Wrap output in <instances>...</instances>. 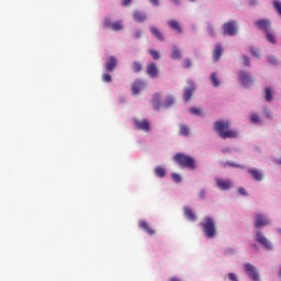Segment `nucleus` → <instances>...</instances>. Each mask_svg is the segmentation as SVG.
Returning a JSON list of instances; mask_svg holds the SVG:
<instances>
[{"label":"nucleus","instance_id":"50","mask_svg":"<svg viewBox=\"0 0 281 281\" xmlns=\"http://www.w3.org/2000/svg\"><path fill=\"white\" fill-rule=\"evenodd\" d=\"M257 3H258V1H256V0H250L249 1V5H257Z\"/></svg>","mask_w":281,"mask_h":281},{"label":"nucleus","instance_id":"17","mask_svg":"<svg viewBox=\"0 0 281 281\" xmlns=\"http://www.w3.org/2000/svg\"><path fill=\"white\" fill-rule=\"evenodd\" d=\"M167 23H168L170 30H173L178 34H182L183 33V29L181 27V24H179V21H177V20H169Z\"/></svg>","mask_w":281,"mask_h":281},{"label":"nucleus","instance_id":"5","mask_svg":"<svg viewBox=\"0 0 281 281\" xmlns=\"http://www.w3.org/2000/svg\"><path fill=\"white\" fill-rule=\"evenodd\" d=\"M224 36H236L237 26L236 21L225 22L222 26Z\"/></svg>","mask_w":281,"mask_h":281},{"label":"nucleus","instance_id":"10","mask_svg":"<svg viewBox=\"0 0 281 281\" xmlns=\"http://www.w3.org/2000/svg\"><path fill=\"white\" fill-rule=\"evenodd\" d=\"M215 182L217 184V188L222 191H227V190H232L234 183L232 182V180H223L221 178H216Z\"/></svg>","mask_w":281,"mask_h":281},{"label":"nucleus","instance_id":"7","mask_svg":"<svg viewBox=\"0 0 281 281\" xmlns=\"http://www.w3.org/2000/svg\"><path fill=\"white\" fill-rule=\"evenodd\" d=\"M133 122L137 131H144V133H149L150 123L148 122V120L144 119L143 121H139L137 119H134Z\"/></svg>","mask_w":281,"mask_h":281},{"label":"nucleus","instance_id":"24","mask_svg":"<svg viewBox=\"0 0 281 281\" xmlns=\"http://www.w3.org/2000/svg\"><path fill=\"white\" fill-rule=\"evenodd\" d=\"M179 135H182L183 137H188V135H190V127L188 125H180Z\"/></svg>","mask_w":281,"mask_h":281},{"label":"nucleus","instance_id":"19","mask_svg":"<svg viewBox=\"0 0 281 281\" xmlns=\"http://www.w3.org/2000/svg\"><path fill=\"white\" fill-rule=\"evenodd\" d=\"M115 67H117V58H115V56H110L105 65V69L106 71H113Z\"/></svg>","mask_w":281,"mask_h":281},{"label":"nucleus","instance_id":"20","mask_svg":"<svg viewBox=\"0 0 281 281\" xmlns=\"http://www.w3.org/2000/svg\"><path fill=\"white\" fill-rule=\"evenodd\" d=\"M221 56H223V46H221V44H216L213 50V60L217 63V60L221 59Z\"/></svg>","mask_w":281,"mask_h":281},{"label":"nucleus","instance_id":"43","mask_svg":"<svg viewBox=\"0 0 281 281\" xmlns=\"http://www.w3.org/2000/svg\"><path fill=\"white\" fill-rule=\"evenodd\" d=\"M250 53L252 54V56H255L256 58H260V53L258 50H254V48L250 49Z\"/></svg>","mask_w":281,"mask_h":281},{"label":"nucleus","instance_id":"6","mask_svg":"<svg viewBox=\"0 0 281 281\" xmlns=\"http://www.w3.org/2000/svg\"><path fill=\"white\" fill-rule=\"evenodd\" d=\"M256 240L259 243V245H262L265 249H273V245H271V241L267 237H265V234L262 232L257 231L256 233Z\"/></svg>","mask_w":281,"mask_h":281},{"label":"nucleus","instance_id":"30","mask_svg":"<svg viewBox=\"0 0 281 281\" xmlns=\"http://www.w3.org/2000/svg\"><path fill=\"white\" fill-rule=\"evenodd\" d=\"M133 69L135 71V74H139V71H142V69H144V66H142V64L139 61H134Z\"/></svg>","mask_w":281,"mask_h":281},{"label":"nucleus","instance_id":"25","mask_svg":"<svg viewBox=\"0 0 281 281\" xmlns=\"http://www.w3.org/2000/svg\"><path fill=\"white\" fill-rule=\"evenodd\" d=\"M111 30H113V32H120V30H124V25L122 24V21L113 22L111 25Z\"/></svg>","mask_w":281,"mask_h":281},{"label":"nucleus","instance_id":"52","mask_svg":"<svg viewBox=\"0 0 281 281\" xmlns=\"http://www.w3.org/2000/svg\"><path fill=\"white\" fill-rule=\"evenodd\" d=\"M277 164H280V165H281V159L277 160Z\"/></svg>","mask_w":281,"mask_h":281},{"label":"nucleus","instance_id":"1","mask_svg":"<svg viewBox=\"0 0 281 281\" xmlns=\"http://www.w3.org/2000/svg\"><path fill=\"white\" fill-rule=\"evenodd\" d=\"M229 121H216L214 123V131L222 139H234L238 137V131L232 130Z\"/></svg>","mask_w":281,"mask_h":281},{"label":"nucleus","instance_id":"40","mask_svg":"<svg viewBox=\"0 0 281 281\" xmlns=\"http://www.w3.org/2000/svg\"><path fill=\"white\" fill-rule=\"evenodd\" d=\"M190 113H192L193 115H201V109H199V108H191L190 109Z\"/></svg>","mask_w":281,"mask_h":281},{"label":"nucleus","instance_id":"11","mask_svg":"<svg viewBox=\"0 0 281 281\" xmlns=\"http://www.w3.org/2000/svg\"><path fill=\"white\" fill-rule=\"evenodd\" d=\"M146 89V82L142 79H136L132 85V93L133 95H139V91Z\"/></svg>","mask_w":281,"mask_h":281},{"label":"nucleus","instance_id":"27","mask_svg":"<svg viewBox=\"0 0 281 281\" xmlns=\"http://www.w3.org/2000/svg\"><path fill=\"white\" fill-rule=\"evenodd\" d=\"M263 95H265L267 102H271V100H273V93H271V89L270 88H266L265 89Z\"/></svg>","mask_w":281,"mask_h":281},{"label":"nucleus","instance_id":"29","mask_svg":"<svg viewBox=\"0 0 281 281\" xmlns=\"http://www.w3.org/2000/svg\"><path fill=\"white\" fill-rule=\"evenodd\" d=\"M266 36L269 43H272L273 45H276V35H273V32H271V30L266 32Z\"/></svg>","mask_w":281,"mask_h":281},{"label":"nucleus","instance_id":"51","mask_svg":"<svg viewBox=\"0 0 281 281\" xmlns=\"http://www.w3.org/2000/svg\"><path fill=\"white\" fill-rule=\"evenodd\" d=\"M172 3H175L176 5H179V0H171Z\"/></svg>","mask_w":281,"mask_h":281},{"label":"nucleus","instance_id":"26","mask_svg":"<svg viewBox=\"0 0 281 281\" xmlns=\"http://www.w3.org/2000/svg\"><path fill=\"white\" fill-rule=\"evenodd\" d=\"M154 173L156 175V177H160V179H162V177H166V169L162 167H156L154 169Z\"/></svg>","mask_w":281,"mask_h":281},{"label":"nucleus","instance_id":"38","mask_svg":"<svg viewBox=\"0 0 281 281\" xmlns=\"http://www.w3.org/2000/svg\"><path fill=\"white\" fill-rule=\"evenodd\" d=\"M243 64L246 67H249L251 65V61L249 60V57L247 55L243 56Z\"/></svg>","mask_w":281,"mask_h":281},{"label":"nucleus","instance_id":"13","mask_svg":"<svg viewBox=\"0 0 281 281\" xmlns=\"http://www.w3.org/2000/svg\"><path fill=\"white\" fill-rule=\"evenodd\" d=\"M146 74L149 78H157V76H159V68H157V64L155 63L147 64Z\"/></svg>","mask_w":281,"mask_h":281},{"label":"nucleus","instance_id":"35","mask_svg":"<svg viewBox=\"0 0 281 281\" xmlns=\"http://www.w3.org/2000/svg\"><path fill=\"white\" fill-rule=\"evenodd\" d=\"M171 179L175 183H181V176L179 173H172Z\"/></svg>","mask_w":281,"mask_h":281},{"label":"nucleus","instance_id":"34","mask_svg":"<svg viewBox=\"0 0 281 281\" xmlns=\"http://www.w3.org/2000/svg\"><path fill=\"white\" fill-rule=\"evenodd\" d=\"M250 121L252 122V124H258V122H260V117L258 116V114L252 113L250 115Z\"/></svg>","mask_w":281,"mask_h":281},{"label":"nucleus","instance_id":"37","mask_svg":"<svg viewBox=\"0 0 281 281\" xmlns=\"http://www.w3.org/2000/svg\"><path fill=\"white\" fill-rule=\"evenodd\" d=\"M102 80H103V82H111V80H113V78L109 74H103Z\"/></svg>","mask_w":281,"mask_h":281},{"label":"nucleus","instance_id":"21","mask_svg":"<svg viewBox=\"0 0 281 281\" xmlns=\"http://www.w3.org/2000/svg\"><path fill=\"white\" fill-rule=\"evenodd\" d=\"M133 19L134 21H136V23H144V21L146 20V13L142 11H134Z\"/></svg>","mask_w":281,"mask_h":281},{"label":"nucleus","instance_id":"42","mask_svg":"<svg viewBox=\"0 0 281 281\" xmlns=\"http://www.w3.org/2000/svg\"><path fill=\"white\" fill-rule=\"evenodd\" d=\"M228 279L231 281H238V277H236V273H228Z\"/></svg>","mask_w":281,"mask_h":281},{"label":"nucleus","instance_id":"36","mask_svg":"<svg viewBox=\"0 0 281 281\" xmlns=\"http://www.w3.org/2000/svg\"><path fill=\"white\" fill-rule=\"evenodd\" d=\"M111 25H113V23H111V19L105 18L103 21V27H105V30H109V27L111 29Z\"/></svg>","mask_w":281,"mask_h":281},{"label":"nucleus","instance_id":"47","mask_svg":"<svg viewBox=\"0 0 281 281\" xmlns=\"http://www.w3.org/2000/svg\"><path fill=\"white\" fill-rule=\"evenodd\" d=\"M205 194H206L205 189H202L199 194L200 199H205Z\"/></svg>","mask_w":281,"mask_h":281},{"label":"nucleus","instance_id":"45","mask_svg":"<svg viewBox=\"0 0 281 281\" xmlns=\"http://www.w3.org/2000/svg\"><path fill=\"white\" fill-rule=\"evenodd\" d=\"M239 194H241L243 196H247V190H245V188H239L238 189Z\"/></svg>","mask_w":281,"mask_h":281},{"label":"nucleus","instance_id":"16","mask_svg":"<svg viewBox=\"0 0 281 281\" xmlns=\"http://www.w3.org/2000/svg\"><path fill=\"white\" fill-rule=\"evenodd\" d=\"M138 227L140 229H144V232H146V234H148L149 236H155V229L150 228V225H148V222L138 221Z\"/></svg>","mask_w":281,"mask_h":281},{"label":"nucleus","instance_id":"4","mask_svg":"<svg viewBox=\"0 0 281 281\" xmlns=\"http://www.w3.org/2000/svg\"><path fill=\"white\" fill-rule=\"evenodd\" d=\"M151 104L156 111H159L161 109V106L164 109H168L169 106H172V104H175V98H172L170 95L167 97L165 102L161 105V95L159 93H156V94H154Z\"/></svg>","mask_w":281,"mask_h":281},{"label":"nucleus","instance_id":"41","mask_svg":"<svg viewBox=\"0 0 281 281\" xmlns=\"http://www.w3.org/2000/svg\"><path fill=\"white\" fill-rule=\"evenodd\" d=\"M268 63H270V65H278V59L276 57H268Z\"/></svg>","mask_w":281,"mask_h":281},{"label":"nucleus","instance_id":"3","mask_svg":"<svg viewBox=\"0 0 281 281\" xmlns=\"http://www.w3.org/2000/svg\"><path fill=\"white\" fill-rule=\"evenodd\" d=\"M200 225L202 226V232L206 238L216 237V222H214V218L206 216Z\"/></svg>","mask_w":281,"mask_h":281},{"label":"nucleus","instance_id":"49","mask_svg":"<svg viewBox=\"0 0 281 281\" xmlns=\"http://www.w3.org/2000/svg\"><path fill=\"white\" fill-rule=\"evenodd\" d=\"M149 3H151V5H159V0H149Z\"/></svg>","mask_w":281,"mask_h":281},{"label":"nucleus","instance_id":"28","mask_svg":"<svg viewBox=\"0 0 281 281\" xmlns=\"http://www.w3.org/2000/svg\"><path fill=\"white\" fill-rule=\"evenodd\" d=\"M171 58L173 60H179L181 58V50H179V48L175 47L171 53Z\"/></svg>","mask_w":281,"mask_h":281},{"label":"nucleus","instance_id":"8","mask_svg":"<svg viewBox=\"0 0 281 281\" xmlns=\"http://www.w3.org/2000/svg\"><path fill=\"white\" fill-rule=\"evenodd\" d=\"M245 271H246V273H248L249 278L252 281H260V274H258V271H256V267H254V265L246 263Z\"/></svg>","mask_w":281,"mask_h":281},{"label":"nucleus","instance_id":"33","mask_svg":"<svg viewBox=\"0 0 281 281\" xmlns=\"http://www.w3.org/2000/svg\"><path fill=\"white\" fill-rule=\"evenodd\" d=\"M274 9L277 10L278 14L281 16V2L279 0H273Z\"/></svg>","mask_w":281,"mask_h":281},{"label":"nucleus","instance_id":"32","mask_svg":"<svg viewBox=\"0 0 281 281\" xmlns=\"http://www.w3.org/2000/svg\"><path fill=\"white\" fill-rule=\"evenodd\" d=\"M148 53L150 54V56L154 58V60H159L160 55L157 50L155 49H149Z\"/></svg>","mask_w":281,"mask_h":281},{"label":"nucleus","instance_id":"31","mask_svg":"<svg viewBox=\"0 0 281 281\" xmlns=\"http://www.w3.org/2000/svg\"><path fill=\"white\" fill-rule=\"evenodd\" d=\"M211 82L213 87H218V85H221V81H218V77H216V72H213L211 75Z\"/></svg>","mask_w":281,"mask_h":281},{"label":"nucleus","instance_id":"46","mask_svg":"<svg viewBox=\"0 0 281 281\" xmlns=\"http://www.w3.org/2000/svg\"><path fill=\"white\" fill-rule=\"evenodd\" d=\"M133 0H123L122 5H124V8H126L127 5H131Z\"/></svg>","mask_w":281,"mask_h":281},{"label":"nucleus","instance_id":"2","mask_svg":"<svg viewBox=\"0 0 281 281\" xmlns=\"http://www.w3.org/2000/svg\"><path fill=\"white\" fill-rule=\"evenodd\" d=\"M173 161L180 166V168H189L190 170H194L196 168V161L192 156H188L186 154L178 153L173 157Z\"/></svg>","mask_w":281,"mask_h":281},{"label":"nucleus","instance_id":"48","mask_svg":"<svg viewBox=\"0 0 281 281\" xmlns=\"http://www.w3.org/2000/svg\"><path fill=\"white\" fill-rule=\"evenodd\" d=\"M142 37V32L138 30L136 31V33L134 34V38H140Z\"/></svg>","mask_w":281,"mask_h":281},{"label":"nucleus","instance_id":"18","mask_svg":"<svg viewBox=\"0 0 281 281\" xmlns=\"http://www.w3.org/2000/svg\"><path fill=\"white\" fill-rule=\"evenodd\" d=\"M183 215L186 216V218L188 221H191L192 223H194V221H196V214H194V211H192V209H190V206L183 207Z\"/></svg>","mask_w":281,"mask_h":281},{"label":"nucleus","instance_id":"23","mask_svg":"<svg viewBox=\"0 0 281 281\" xmlns=\"http://www.w3.org/2000/svg\"><path fill=\"white\" fill-rule=\"evenodd\" d=\"M249 175L255 179V181H262V175L258 171V169H249Z\"/></svg>","mask_w":281,"mask_h":281},{"label":"nucleus","instance_id":"22","mask_svg":"<svg viewBox=\"0 0 281 281\" xmlns=\"http://www.w3.org/2000/svg\"><path fill=\"white\" fill-rule=\"evenodd\" d=\"M150 33L153 34V36H155V38H157L158 41H165L164 38V34H161V31H159V29L151 26L150 27Z\"/></svg>","mask_w":281,"mask_h":281},{"label":"nucleus","instance_id":"53","mask_svg":"<svg viewBox=\"0 0 281 281\" xmlns=\"http://www.w3.org/2000/svg\"><path fill=\"white\" fill-rule=\"evenodd\" d=\"M191 3H194V1H196V0H189Z\"/></svg>","mask_w":281,"mask_h":281},{"label":"nucleus","instance_id":"44","mask_svg":"<svg viewBox=\"0 0 281 281\" xmlns=\"http://www.w3.org/2000/svg\"><path fill=\"white\" fill-rule=\"evenodd\" d=\"M263 113H265L266 117L271 119V111H269V109L265 108Z\"/></svg>","mask_w":281,"mask_h":281},{"label":"nucleus","instance_id":"9","mask_svg":"<svg viewBox=\"0 0 281 281\" xmlns=\"http://www.w3.org/2000/svg\"><path fill=\"white\" fill-rule=\"evenodd\" d=\"M188 88H184L183 90V100L184 102H190L192 94L194 93V90L196 87L194 86V81H188Z\"/></svg>","mask_w":281,"mask_h":281},{"label":"nucleus","instance_id":"14","mask_svg":"<svg viewBox=\"0 0 281 281\" xmlns=\"http://www.w3.org/2000/svg\"><path fill=\"white\" fill-rule=\"evenodd\" d=\"M255 25L262 32H269L271 30V21L267 19L256 21Z\"/></svg>","mask_w":281,"mask_h":281},{"label":"nucleus","instance_id":"39","mask_svg":"<svg viewBox=\"0 0 281 281\" xmlns=\"http://www.w3.org/2000/svg\"><path fill=\"white\" fill-rule=\"evenodd\" d=\"M183 67H184V69H190V67H192V60L184 59Z\"/></svg>","mask_w":281,"mask_h":281},{"label":"nucleus","instance_id":"15","mask_svg":"<svg viewBox=\"0 0 281 281\" xmlns=\"http://www.w3.org/2000/svg\"><path fill=\"white\" fill-rule=\"evenodd\" d=\"M239 81L241 82L243 87H249L251 85V76H249V72L241 70L239 72Z\"/></svg>","mask_w":281,"mask_h":281},{"label":"nucleus","instance_id":"12","mask_svg":"<svg viewBox=\"0 0 281 281\" xmlns=\"http://www.w3.org/2000/svg\"><path fill=\"white\" fill-rule=\"evenodd\" d=\"M271 223V220L265 217L262 214H257L255 216V227L259 229V227H265Z\"/></svg>","mask_w":281,"mask_h":281}]
</instances>
